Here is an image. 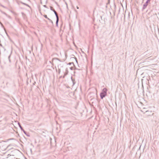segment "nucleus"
Instances as JSON below:
<instances>
[{"label":"nucleus","instance_id":"39448f33","mask_svg":"<svg viewBox=\"0 0 159 159\" xmlns=\"http://www.w3.org/2000/svg\"><path fill=\"white\" fill-rule=\"evenodd\" d=\"M77 8L78 9L79 8L78 7H77Z\"/></svg>","mask_w":159,"mask_h":159},{"label":"nucleus","instance_id":"f257e3e1","mask_svg":"<svg viewBox=\"0 0 159 159\" xmlns=\"http://www.w3.org/2000/svg\"><path fill=\"white\" fill-rule=\"evenodd\" d=\"M107 89L106 88H105L103 89L102 92L100 93V95L101 98L102 99L103 97H104L107 95Z\"/></svg>","mask_w":159,"mask_h":159},{"label":"nucleus","instance_id":"7ed1b4c3","mask_svg":"<svg viewBox=\"0 0 159 159\" xmlns=\"http://www.w3.org/2000/svg\"><path fill=\"white\" fill-rule=\"evenodd\" d=\"M147 4L146 3L145 4L143 5V8L144 9L147 6Z\"/></svg>","mask_w":159,"mask_h":159},{"label":"nucleus","instance_id":"20e7f679","mask_svg":"<svg viewBox=\"0 0 159 159\" xmlns=\"http://www.w3.org/2000/svg\"><path fill=\"white\" fill-rule=\"evenodd\" d=\"M44 17H45L46 18H48V17H47V15H44Z\"/></svg>","mask_w":159,"mask_h":159},{"label":"nucleus","instance_id":"f03ea898","mask_svg":"<svg viewBox=\"0 0 159 159\" xmlns=\"http://www.w3.org/2000/svg\"><path fill=\"white\" fill-rule=\"evenodd\" d=\"M54 13H55V15H56V16L57 17V22H58V15H57V13L55 11H54Z\"/></svg>","mask_w":159,"mask_h":159}]
</instances>
